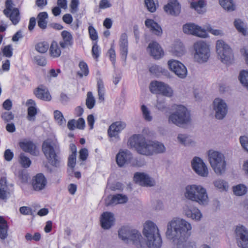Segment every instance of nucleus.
<instances>
[{
  "mask_svg": "<svg viewBox=\"0 0 248 248\" xmlns=\"http://www.w3.org/2000/svg\"><path fill=\"white\" fill-rule=\"evenodd\" d=\"M192 226L190 223L180 217H174L167 226L166 235L172 241V248H197L195 241L187 239L191 235Z\"/></svg>",
  "mask_w": 248,
  "mask_h": 248,
  "instance_id": "obj_1",
  "label": "nucleus"
},
{
  "mask_svg": "<svg viewBox=\"0 0 248 248\" xmlns=\"http://www.w3.org/2000/svg\"><path fill=\"white\" fill-rule=\"evenodd\" d=\"M42 151L51 165L56 168L60 167V149L57 140L50 139L45 140L42 144Z\"/></svg>",
  "mask_w": 248,
  "mask_h": 248,
  "instance_id": "obj_2",
  "label": "nucleus"
},
{
  "mask_svg": "<svg viewBox=\"0 0 248 248\" xmlns=\"http://www.w3.org/2000/svg\"><path fill=\"white\" fill-rule=\"evenodd\" d=\"M185 197L188 200L198 202L200 205H206L208 202L206 189L201 185H187L185 188Z\"/></svg>",
  "mask_w": 248,
  "mask_h": 248,
  "instance_id": "obj_3",
  "label": "nucleus"
},
{
  "mask_svg": "<svg viewBox=\"0 0 248 248\" xmlns=\"http://www.w3.org/2000/svg\"><path fill=\"white\" fill-rule=\"evenodd\" d=\"M128 144L135 148L140 155H152V141L146 140L142 134H135L131 136L128 140Z\"/></svg>",
  "mask_w": 248,
  "mask_h": 248,
  "instance_id": "obj_4",
  "label": "nucleus"
},
{
  "mask_svg": "<svg viewBox=\"0 0 248 248\" xmlns=\"http://www.w3.org/2000/svg\"><path fill=\"white\" fill-rule=\"evenodd\" d=\"M172 110L174 111L171 113L168 118L169 124L180 127L190 122V114L185 106L174 105L172 106Z\"/></svg>",
  "mask_w": 248,
  "mask_h": 248,
  "instance_id": "obj_5",
  "label": "nucleus"
},
{
  "mask_svg": "<svg viewBox=\"0 0 248 248\" xmlns=\"http://www.w3.org/2000/svg\"><path fill=\"white\" fill-rule=\"evenodd\" d=\"M120 238L127 243L132 242L137 248H145V243L140 242V233L136 230H132L127 227L121 228L118 231Z\"/></svg>",
  "mask_w": 248,
  "mask_h": 248,
  "instance_id": "obj_6",
  "label": "nucleus"
},
{
  "mask_svg": "<svg viewBox=\"0 0 248 248\" xmlns=\"http://www.w3.org/2000/svg\"><path fill=\"white\" fill-rule=\"evenodd\" d=\"M209 160L211 167L217 175H222L226 170V161L224 155L218 151L209 150Z\"/></svg>",
  "mask_w": 248,
  "mask_h": 248,
  "instance_id": "obj_7",
  "label": "nucleus"
},
{
  "mask_svg": "<svg viewBox=\"0 0 248 248\" xmlns=\"http://www.w3.org/2000/svg\"><path fill=\"white\" fill-rule=\"evenodd\" d=\"M216 50L218 57L222 62L227 64L231 62L233 56L232 51L223 41L220 40L217 41Z\"/></svg>",
  "mask_w": 248,
  "mask_h": 248,
  "instance_id": "obj_8",
  "label": "nucleus"
},
{
  "mask_svg": "<svg viewBox=\"0 0 248 248\" xmlns=\"http://www.w3.org/2000/svg\"><path fill=\"white\" fill-rule=\"evenodd\" d=\"M194 48L195 60L199 63L207 62L210 56V50L206 43L203 41L197 42L194 43Z\"/></svg>",
  "mask_w": 248,
  "mask_h": 248,
  "instance_id": "obj_9",
  "label": "nucleus"
},
{
  "mask_svg": "<svg viewBox=\"0 0 248 248\" xmlns=\"http://www.w3.org/2000/svg\"><path fill=\"white\" fill-rule=\"evenodd\" d=\"M213 110L215 117L217 120H222L227 114L228 106L224 100L217 98L213 102Z\"/></svg>",
  "mask_w": 248,
  "mask_h": 248,
  "instance_id": "obj_10",
  "label": "nucleus"
},
{
  "mask_svg": "<svg viewBox=\"0 0 248 248\" xmlns=\"http://www.w3.org/2000/svg\"><path fill=\"white\" fill-rule=\"evenodd\" d=\"M150 90L154 93L161 94L168 97L171 96L173 94V91L169 85L157 81H152L150 83Z\"/></svg>",
  "mask_w": 248,
  "mask_h": 248,
  "instance_id": "obj_11",
  "label": "nucleus"
},
{
  "mask_svg": "<svg viewBox=\"0 0 248 248\" xmlns=\"http://www.w3.org/2000/svg\"><path fill=\"white\" fill-rule=\"evenodd\" d=\"M12 0H7L6 8L3 10L4 14L8 17L14 25L17 24L20 19V13L17 8H13Z\"/></svg>",
  "mask_w": 248,
  "mask_h": 248,
  "instance_id": "obj_12",
  "label": "nucleus"
},
{
  "mask_svg": "<svg viewBox=\"0 0 248 248\" xmlns=\"http://www.w3.org/2000/svg\"><path fill=\"white\" fill-rule=\"evenodd\" d=\"M191 166L193 170L198 175L203 177L208 175V168L201 158L194 157L191 161Z\"/></svg>",
  "mask_w": 248,
  "mask_h": 248,
  "instance_id": "obj_13",
  "label": "nucleus"
},
{
  "mask_svg": "<svg viewBox=\"0 0 248 248\" xmlns=\"http://www.w3.org/2000/svg\"><path fill=\"white\" fill-rule=\"evenodd\" d=\"M235 236L238 246L242 248H248V230L243 226H237Z\"/></svg>",
  "mask_w": 248,
  "mask_h": 248,
  "instance_id": "obj_14",
  "label": "nucleus"
},
{
  "mask_svg": "<svg viewBox=\"0 0 248 248\" xmlns=\"http://www.w3.org/2000/svg\"><path fill=\"white\" fill-rule=\"evenodd\" d=\"M168 65L171 71L181 78H185L187 74V69L181 62L176 60H170L168 62Z\"/></svg>",
  "mask_w": 248,
  "mask_h": 248,
  "instance_id": "obj_15",
  "label": "nucleus"
},
{
  "mask_svg": "<svg viewBox=\"0 0 248 248\" xmlns=\"http://www.w3.org/2000/svg\"><path fill=\"white\" fill-rule=\"evenodd\" d=\"M184 33L192 34L202 38H206L208 35L206 31L193 23H187L183 26Z\"/></svg>",
  "mask_w": 248,
  "mask_h": 248,
  "instance_id": "obj_16",
  "label": "nucleus"
},
{
  "mask_svg": "<svg viewBox=\"0 0 248 248\" xmlns=\"http://www.w3.org/2000/svg\"><path fill=\"white\" fill-rule=\"evenodd\" d=\"M136 183L140 185L147 187H151L155 185V180L149 175L144 172H136L133 177Z\"/></svg>",
  "mask_w": 248,
  "mask_h": 248,
  "instance_id": "obj_17",
  "label": "nucleus"
},
{
  "mask_svg": "<svg viewBox=\"0 0 248 248\" xmlns=\"http://www.w3.org/2000/svg\"><path fill=\"white\" fill-rule=\"evenodd\" d=\"M132 158V154L127 150H120L117 154L116 161L119 167L128 164Z\"/></svg>",
  "mask_w": 248,
  "mask_h": 248,
  "instance_id": "obj_18",
  "label": "nucleus"
},
{
  "mask_svg": "<svg viewBox=\"0 0 248 248\" xmlns=\"http://www.w3.org/2000/svg\"><path fill=\"white\" fill-rule=\"evenodd\" d=\"M47 184V180L44 175L42 173L37 174L32 182V186L35 191H41L44 189Z\"/></svg>",
  "mask_w": 248,
  "mask_h": 248,
  "instance_id": "obj_19",
  "label": "nucleus"
},
{
  "mask_svg": "<svg viewBox=\"0 0 248 248\" xmlns=\"http://www.w3.org/2000/svg\"><path fill=\"white\" fill-rule=\"evenodd\" d=\"M114 221V215L111 212H104L101 216V225L104 229L107 230L110 228L113 225Z\"/></svg>",
  "mask_w": 248,
  "mask_h": 248,
  "instance_id": "obj_20",
  "label": "nucleus"
},
{
  "mask_svg": "<svg viewBox=\"0 0 248 248\" xmlns=\"http://www.w3.org/2000/svg\"><path fill=\"white\" fill-rule=\"evenodd\" d=\"M164 11L172 16L178 15L181 11V6L176 0H171L164 7Z\"/></svg>",
  "mask_w": 248,
  "mask_h": 248,
  "instance_id": "obj_21",
  "label": "nucleus"
},
{
  "mask_svg": "<svg viewBox=\"0 0 248 248\" xmlns=\"http://www.w3.org/2000/svg\"><path fill=\"white\" fill-rule=\"evenodd\" d=\"M126 124L122 122H116L111 124L108 130L110 137L118 138L119 133L125 127Z\"/></svg>",
  "mask_w": 248,
  "mask_h": 248,
  "instance_id": "obj_22",
  "label": "nucleus"
},
{
  "mask_svg": "<svg viewBox=\"0 0 248 248\" xmlns=\"http://www.w3.org/2000/svg\"><path fill=\"white\" fill-rule=\"evenodd\" d=\"M150 55L155 59H159L163 56L164 53L159 45L156 42L149 44L147 48Z\"/></svg>",
  "mask_w": 248,
  "mask_h": 248,
  "instance_id": "obj_23",
  "label": "nucleus"
},
{
  "mask_svg": "<svg viewBox=\"0 0 248 248\" xmlns=\"http://www.w3.org/2000/svg\"><path fill=\"white\" fill-rule=\"evenodd\" d=\"M34 95L38 98L46 101H49L51 99V96L48 89L44 86H39L34 91Z\"/></svg>",
  "mask_w": 248,
  "mask_h": 248,
  "instance_id": "obj_24",
  "label": "nucleus"
},
{
  "mask_svg": "<svg viewBox=\"0 0 248 248\" xmlns=\"http://www.w3.org/2000/svg\"><path fill=\"white\" fill-rule=\"evenodd\" d=\"M119 46L121 58L125 62L128 54V40L126 33L122 34L119 41Z\"/></svg>",
  "mask_w": 248,
  "mask_h": 248,
  "instance_id": "obj_25",
  "label": "nucleus"
},
{
  "mask_svg": "<svg viewBox=\"0 0 248 248\" xmlns=\"http://www.w3.org/2000/svg\"><path fill=\"white\" fill-rule=\"evenodd\" d=\"M145 24L153 34L157 36L162 34V30L161 27L154 20L147 19L145 21Z\"/></svg>",
  "mask_w": 248,
  "mask_h": 248,
  "instance_id": "obj_26",
  "label": "nucleus"
},
{
  "mask_svg": "<svg viewBox=\"0 0 248 248\" xmlns=\"http://www.w3.org/2000/svg\"><path fill=\"white\" fill-rule=\"evenodd\" d=\"M61 35L62 40L60 42L59 44L62 48H65L73 45V36L70 32L63 31Z\"/></svg>",
  "mask_w": 248,
  "mask_h": 248,
  "instance_id": "obj_27",
  "label": "nucleus"
},
{
  "mask_svg": "<svg viewBox=\"0 0 248 248\" xmlns=\"http://www.w3.org/2000/svg\"><path fill=\"white\" fill-rule=\"evenodd\" d=\"M127 200L128 198L126 196L121 194H117L112 197L110 202L107 203V205L123 204L126 203Z\"/></svg>",
  "mask_w": 248,
  "mask_h": 248,
  "instance_id": "obj_28",
  "label": "nucleus"
},
{
  "mask_svg": "<svg viewBox=\"0 0 248 248\" xmlns=\"http://www.w3.org/2000/svg\"><path fill=\"white\" fill-rule=\"evenodd\" d=\"M49 47V54L51 58H57L61 56V50L56 41H53Z\"/></svg>",
  "mask_w": 248,
  "mask_h": 248,
  "instance_id": "obj_29",
  "label": "nucleus"
},
{
  "mask_svg": "<svg viewBox=\"0 0 248 248\" xmlns=\"http://www.w3.org/2000/svg\"><path fill=\"white\" fill-rule=\"evenodd\" d=\"M185 215L192 219L199 220L202 217V214L200 211L197 208H193L192 209H186L185 210Z\"/></svg>",
  "mask_w": 248,
  "mask_h": 248,
  "instance_id": "obj_30",
  "label": "nucleus"
},
{
  "mask_svg": "<svg viewBox=\"0 0 248 248\" xmlns=\"http://www.w3.org/2000/svg\"><path fill=\"white\" fill-rule=\"evenodd\" d=\"M47 18L48 15L46 12H41L38 15V25L41 29H45L46 28Z\"/></svg>",
  "mask_w": 248,
  "mask_h": 248,
  "instance_id": "obj_31",
  "label": "nucleus"
},
{
  "mask_svg": "<svg viewBox=\"0 0 248 248\" xmlns=\"http://www.w3.org/2000/svg\"><path fill=\"white\" fill-rule=\"evenodd\" d=\"M152 155L154 154L162 153L165 151V147L163 144L152 141Z\"/></svg>",
  "mask_w": 248,
  "mask_h": 248,
  "instance_id": "obj_32",
  "label": "nucleus"
},
{
  "mask_svg": "<svg viewBox=\"0 0 248 248\" xmlns=\"http://www.w3.org/2000/svg\"><path fill=\"white\" fill-rule=\"evenodd\" d=\"M177 139L180 144L185 146L189 145L193 142L191 138L186 134H179Z\"/></svg>",
  "mask_w": 248,
  "mask_h": 248,
  "instance_id": "obj_33",
  "label": "nucleus"
},
{
  "mask_svg": "<svg viewBox=\"0 0 248 248\" xmlns=\"http://www.w3.org/2000/svg\"><path fill=\"white\" fill-rule=\"evenodd\" d=\"M219 2L221 7L226 10L232 11L235 9L232 0H219Z\"/></svg>",
  "mask_w": 248,
  "mask_h": 248,
  "instance_id": "obj_34",
  "label": "nucleus"
},
{
  "mask_svg": "<svg viewBox=\"0 0 248 248\" xmlns=\"http://www.w3.org/2000/svg\"><path fill=\"white\" fill-rule=\"evenodd\" d=\"M49 46V45L47 42H41L35 45V49L40 53H45L48 50Z\"/></svg>",
  "mask_w": 248,
  "mask_h": 248,
  "instance_id": "obj_35",
  "label": "nucleus"
},
{
  "mask_svg": "<svg viewBox=\"0 0 248 248\" xmlns=\"http://www.w3.org/2000/svg\"><path fill=\"white\" fill-rule=\"evenodd\" d=\"M80 71L78 72L77 74L80 78L83 76H87L89 74V69L87 63L84 61H80L78 65Z\"/></svg>",
  "mask_w": 248,
  "mask_h": 248,
  "instance_id": "obj_36",
  "label": "nucleus"
},
{
  "mask_svg": "<svg viewBox=\"0 0 248 248\" xmlns=\"http://www.w3.org/2000/svg\"><path fill=\"white\" fill-rule=\"evenodd\" d=\"M233 191L236 196H242L246 193L247 188L245 185L239 184L233 187Z\"/></svg>",
  "mask_w": 248,
  "mask_h": 248,
  "instance_id": "obj_37",
  "label": "nucleus"
},
{
  "mask_svg": "<svg viewBox=\"0 0 248 248\" xmlns=\"http://www.w3.org/2000/svg\"><path fill=\"white\" fill-rule=\"evenodd\" d=\"M145 4L149 11L151 13L155 12L158 5L157 0H145Z\"/></svg>",
  "mask_w": 248,
  "mask_h": 248,
  "instance_id": "obj_38",
  "label": "nucleus"
},
{
  "mask_svg": "<svg viewBox=\"0 0 248 248\" xmlns=\"http://www.w3.org/2000/svg\"><path fill=\"white\" fill-rule=\"evenodd\" d=\"M239 78L242 84L248 90V71L245 70L241 71Z\"/></svg>",
  "mask_w": 248,
  "mask_h": 248,
  "instance_id": "obj_39",
  "label": "nucleus"
},
{
  "mask_svg": "<svg viewBox=\"0 0 248 248\" xmlns=\"http://www.w3.org/2000/svg\"><path fill=\"white\" fill-rule=\"evenodd\" d=\"M97 91L99 96V99L100 100H104L105 88L102 79H99L97 81Z\"/></svg>",
  "mask_w": 248,
  "mask_h": 248,
  "instance_id": "obj_40",
  "label": "nucleus"
},
{
  "mask_svg": "<svg viewBox=\"0 0 248 248\" xmlns=\"http://www.w3.org/2000/svg\"><path fill=\"white\" fill-rule=\"evenodd\" d=\"M95 100L93 96V93L91 92L87 93V98L86 100V105L89 109L93 108L95 105Z\"/></svg>",
  "mask_w": 248,
  "mask_h": 248,
  "instance_id": "obj_41",
  "label": "nucleus"
},
{
  "mask_svg": "<svg viewBox=\"0 0 248 248\" xmlns=\"http://www.w3.org/2000/svg\"><path fill=\"white\" fill-rule=\"evenodd\" d=\"M34 63L41 66H45L47 64V60L45 56L36 55L33 58Z\"/></svg>",
  "mask_w": 248,
  "mask_h": 248,
  "instance_id": "obj_42",
  "label": "nucleus"
},
{
  "mask_svg": "<svg viewBox=\"0 0 248 248\" xmlns=\"http://www.w3.org/2000/svg\"><path fill=\"white\" fill-rule=\"evenodd\" d=\"M141 110L143 117L145 120L147 122L151 121L153 118L151 115V112L147 107L145 105H142L141 107Z\"/></svg>",
  "mask_w": 248,
  "mask_h": 248,
  "instance_id": "obj_43",
  "label": "nucleus"
},
{
  "mask_svg": "<svg viewBox=\"0 0 248 248\" xmlns=\"http://www.w3.org/2000/svg\"><path fill=\"white\" fill-rule=\"evenodd\" d=\"M19 161L22 167L24 168L29 167L31 163L30 158L25 156L24 153L20 154Z\"/></svg>",
  "mask_w": 248,
  "mask_h": 248,
  "instance_id": "obj_44",
  "label": "nucleus"
},
{
  "mask_svg": "<svg viewBox=\"0 0 248 248\" xmlns=\"http://www.w3.org/2000/svg\"><path fill=\"white\" fill-rule=\"evenodd\" d=\"M204 6V2L202 0L198 1L192 2L190 4L191 7L194 9L200 14L202 12V9L203 8Z\"/></svg>",
  "mask_w": 248,
  "mask_h": 248,
  "instance_id": "obj_45",
  "label": "nucleus"
},
{
  "mask_svg": "<svg viewBox=\"0 0 248 248\" xmlns=\"http://www.w3.org/2000/svg\"><path fill=\"white\" fill-rule=\"evenodd\" d=\"M234 25L239 32L246 35L247 31L244 28V23L241 20L236 19L234 22Z\"/></svg>",
  "mask_w": 248,
  "mask_h": 248,
  "instance_id": "obj_46",
  "label": "nucleus"
},
{
  "mask_svg": "<svg viewBox=\"0 0 248 248\" xmlns=\"http://www.w3.org/2000/svg\"><path fill=\"white\" fill-rule=\"evenodd\" d=\"M19 146L24 152L31 153V140H24L19 142Z\"/></svg>",
  "mask_w": 248,
  "mask_h": 248,
  "instance_id": "obj_47",
  "label": "nucleus"
},
{
  "mask_svg": "<svg viewBox=\"0 0 248 248\" xmlns=\"http://www.w3.org/2000/svg\"><path fill=\"white\" fill-rule=\"evenodd\" d=\"M149 71L152 74L156 76H159L160 73L165 74L167 72V70L157 65H152L150 68Z\"/></svg>",
  "mask_w": 248,
  "mask_h": 248,
  "instance_id": "obj_48",
  "label": "nucleus"
},
{
  "mask_svg": "<svg viewBox=\"0 0 248 248\" xmlns=\"http://www.w3.org/2000/svg\"><path fill=\"white\" fill-rule=\"evenodd\" d=\"M155 107L159 110L163 111L168 108L166 104L165 99L164 97H158Z\"/></svg>",
  "mask_w": 248,
  "mask_h": 248,
  "instance_id": "obj_49",
  "label": "nucleus"
},
{
  "mask_svg": "<svg viewBox=\"0 0 248 248\" xmlns=\"http://www.w3.org/2000/svg\"><path fill=\"white\" fill-rule=\"evenodd\" d=\"M54 116L55 120L57 121V123L60 125H62L65 124L66 121L64 119L62 114L61 111L57 110L54 111Z\"/></svg>",
  "mask_w": 248,
  "mask_h": 248,
  "instance_id": "obj_50",
  "label": "nucleus"
},
{
  "mask_svg": "<svg viewBox=\"0 0 248 248\" xmlns=\"http://www.w3.org/2000/svg\"><path fill=\"white\" fill-rule=\"evenodd\" d=\"M214 186L218 189L226 190L228 188L227 184L223 180L217 179L214 181Z\"/></svg>",
  "mask_w": 248,
  "mask_h": 248,
  "instance_id": "obj_51",
  "label": "nucleus"
},
{
  "mask_svg": "<svg viewBox=\"0 0 248 248\" xmlns=\"http://www.w3.org/2000/svg\"><path fill=\"white\" fill-rule=\"evenodd\" d=\"M8 226L0 225V238L5 240L8 236Z\"/></svg>",
  "mask_w": 248,
  "mask_h": 248,
  "instance_id": "obj_52",
  "label": "nucleus"
},
{
  "mask_svg": "<svg viewBox=\"0 0 248 248\" xmlns=\"http://www.w3.org/2000/svg\"><path fill=\"white\" fill-rule=\"evenodd\" d=\"M108 53L109 55L110 60L114 65L116 61V54L113 45H111L110 48L108 50Z\"/></svg>",
  "mask_w": 248,
  "mask_h": 248,
  "instance_id": "obj_53",
  "label": "nucleus"
},
{
  "mask_svg": "<svg viewBox=\"0 0 248 248\" xmlns=\"http://www.w3.org/2000/svg\"><path fill=\"white\" fill-rule=\"evenodd\" d=\"M240 142L242 147L248 152V137L243 136L239 138Z\"/></svg>",
  "mask_w": 248,
  "mask_h": 248,
  "instance_id": "obj_54",
  "label": "nucleus"
},
{
  "mask_svg": "<svg viewBox=\"0 0 248 248\" xmlns=\"http://www.w3.org/2000/svg\"><path fill=\"white\" fill-rule=\"evenodd\" d=\"M13 49L11 45H7L3 48L2 52L3 55L6 57L10 58L13 55Z\"/></svg>",
  "mask_w": 248,
  "mask_h": 248,
  "instance_id": "obj_55",
  "label": "nucleus"
},
{
  "mask_svg": "<svg viewBox=\"0 0 248 248\" xmlns=\"http://www.w3.org/2000/svg\"><path fill=\"white\" fill-rule=\"evenodd\" d=\"M88 30L91 39L93 40H97L98 36L95 29L92 26H90Z\"/></svg>",
  "mask_w": 248,
  "mask_h": 248,
  "instance_id": "obj_56",
  "label": "nucleus"
},
{
  "mask_svg": "<svg viewBox=\"0 0 248 248\" xmlns=\"http://www.w3.org/2000/svg\"><path fill=\"white\" fill-rule=\"evenodd\" d=\"M76 155L74 154L70 155L68 158V166L71 168H74L76 165Z\"/></svg>",
  "mask_w": 248,
  "mask_h": 248,
  "instance_id": "obj_57",
  "label": "nucleus"
},
{
  "mask_svg": "<svg viewBox=\"0 0 248 248\" xmlns=\"http://www.w3.org/2000/svg\"><path fill=\"white\" fill-rule=\"evenodd\" d=\"M79 4L78 0H71L70 4L71 12L75 13L77 12L78 10V6Z\"/></svg>",
  "mask_w": 248,
  "mask_h": 248,
  "instance_id": "obj_58",
  "label": "nucleus"
},
{
  "mask_svg": "<svg viewBox=\"0 0 248 248\" xmlns=\"http://www.w3.org/2000/svg\"><path fill=\"white\" fill-rule=\"evenodd\" d=\"M2 119L8 122L14 119V115L11 112H5L1 115Z\"/></svg>",
  "mask_w": 248,
  "mask_h": 248,
  "instance_id": "obj_59",
  "label": "nucleus"
},
{
  "mask_svg": "<svg viewBox=\"0 0 248 248\" xmlns=\"http://www.w3.org/2000/svg\"><path fill=\"white\" fill-rule=\"evenodd\" d=\"M92 52L93 57L95 59H97L99 56V47L98 45H97L96 43H95L93 47H92Z\"/></svg>",
  "mask_w": 248,
  "mask_h": 248,
  "instance_id": "obj_60",
  "label": "nucleus"
},
{
  "mask_svg": "<svg viewBox=\"0 0 248 248\" xmlns=\"http://www.w3.org/2000/svg\"><path fill=\"white\" fill-rule=\"evenodd\" d=\"M19 177L23 183H26L28 182L29 175L24 170H21L19 172Z\"/></svg>",
  "mask_w": 248,
  "mask_h": 248,
  "instance_id": "obj_61",
  "label": "nucleus"
},
{
  "mask_svg": "<svg viewBox=\"0 0 248 248\" xmlns=\"http://www.w3.org/2000/svg\"><path fill=\"white\" fill-rule=\"evenodd\" d=\"M4 159L7 161H10L14 157V153L10 149H6L4 153Z\"/></svg>",
  "mask_w": 248,
  "mask_h": 248,
  "instance_id": "obj_62",
  "label": "nucleus"
},
{
  "mask_svg": "<svg viewBox=\"0 0 248 248\" xmlns=\"http://www.w3.org/2000/svg\"><path fill=\"white\" fill-rule=\"evenodd\" d=\"M88 156V151L86 148H82L79 151V158L81 160L85 161Z\"/></svg>",
  "mask_w": 248,
  "mask_h": 248,
  "instance_id": "obj_63",
  "label": "nucleus"
},
{
  "mask_svg": "<svg viewBox=\"0 0 248 248\" xmlns=\"http://www.w3.org/2000/svg\"><path fill=\"white\" fill-rule=\"evenodd\" d=\"M111 4L108 0H101L99 2V8L100 9H106L111 6Z\"/></svg>",
  "mask_w": 248,
  "mask_h": 248,
  "instance_id": "obj_64",
  "label": "nucleus"
}]
</instances>
